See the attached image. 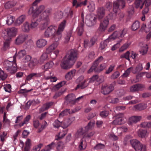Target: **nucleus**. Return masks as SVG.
I'll list each match as a JSON object with an SVG mask.
<instances>
[{"mask_svg":"<svg viewBox=\"0 0 151 151\" xmlns=\"http://www.w3.org/2000/svg\"><path fill=\"white\" fill-rule=\"evenodd\" d=\"M51 12V9L48 8L45 10L40 15V17L41 20L40 28L41 29H43L47 27L49 22V16L50 15Z\"/></svg>","mask_w":151,"mask_h":151,"instance_id":"obj_1","label":"nucleus"},{"mask_svg":"<svg viewBox=\"0 0 151 151\" xmlns=\"http://www.w3.org/2000/svg\"><path fill=\"white\" fill-rule=\"evenodd\" d=\"M16 61V58L14 57L13 61H10L9 60H6L4 62V68L11 73H14L17 71V64Z\"/></svg>","mask_w":151,"mask_h":151,"instance_id":"obj_2","label":"nucleus"},{"mask_svg":"<svg viewBox=\"0 0 151 151\" xmlns=\"http://www.w3.org/2000/svg\"><path fill=\"white\" fill-rule=\"evenodd\" d=\"M95 123L94 122H90L86 127L78 129L75 134V137L76 138H78L83 136L84 137L85 134L92 128L94 126Z\"/></svg>","mask_w":151,"mask_h":151,"instance_id":"obj_3","label":"nucleus"},{"mask_svg":"<svg viewBox=\"0 0 151 151\" xmlns=\"http://www.w3.org/2000/svg\"><path fill=\"white\" fill-rule=\"evenodd\" d=\"M66 23V20H64L59 25L57 31L52 37L53 39L55 40L54 42H58L61 39L62 37L61 33L65 28Z\"/></svg>","mask_w":151,"mask_h":151,"instance_id":"obj_4","label":"nucleus"},{"mask_svg":"<svg viewBox=\"0 0 151 151\" xmlns=\"http://www.w3.org/2000/svg\"><path fill=\"white\" fill-rule=\"evenodd\" d=\"M130 144L136 151H146L147 148L145 145L142 144L137 139L130 141Z\"/></svg>","mask_w":151,"mask_h":151,"instance_id":"obj_5","label":"nucleus"},{"mask_svg":"<svg viewBox=\"0 0 151 151\" xmlns=\"http://www.w3.org/2000/svg\"><path fill=\"white\" fill-rule=\"evenodd\" d=\"M45 9V7L43 5H41L37 8L36 6H32L30 8L28 13L29 14H32L33 17H36L43 12Z\"/></svg>","mask_w":151,"mask_h":151,"instance_id":"obj_6","label":"nucleus"},{"mask_svg":"<svg viewBox=\"0 0 151 151\" xmlns=\"http://www.w3.org/2000/svg\"><path fill=\"white\" fill-rule=\"evenodd\" d=\"M72 121L70 119H68L65 120L63 122H60L58 120H55L53 123L54 127L58 128L60 126L63 128L67 127L72 123Z\"/></svg>","mask_w":151,"mask_h":151,"instance_id":"obj_7","label":"nucleus"},{"mask_svg":"<svg viewBox=\"0 0 151 151\" xmlns=\"http://www.w3.org/2000/svg\"><path fill=\"white\" fill-rule=\"evenodd\" d=\"M112 14L110 13L103 20L102 22H101L99 29L101 32L104 31L106 28L109 24V19H113Z\"/></svg>","mask_w":151,"mask_h":151,"instance_id":"obj_8","label":"nucleus"},{"mask_svg":"<svg viewBox=\"0 0 151 151\" xmlns=\"http://www.w3.org/2000/svg\"><path fill=\"white\" fill-rule=\"evenodd\" d=\"M125 6V0H117V1L114 2L113 3V11L115 14L117 13L119 8L123 9Z\"/></svg>","mask_w":151,"mask_h":151,"instance_id":"obj_9","label":"nucleus"},{"mask_svg":"<svg viewBox=\"0 0 151 151\" xmlns=\"http://www.w3.org/2000/svg\"><path fill=\"white\" fill-rule=\"evenodd\" d=\"M74 64L67 58V55L62 60L60 66L62 69L68 70Z\"/></svg>","mask_w":151,"mask_h":151,"instance_id":"obj_10","label":"nucleus"},{"mask_svg":"<svg viewBox=\"0 0 151 151\" xmlns=\"http://www.w3.org/2000/svg\"><path fill=\"white\" fill-rule=\"evenodd\" d=\"M97 18L92 15H87L86 17L85 22L86 25L91 27L95 25L96 22Z\"/></svg>","mask_w":151,"mask_h":151,"instance_id":"obj_11","label":"nucleus"},{"mask_svg":"<svg viewBox=\"0 0 151 151\" xmlns=\"http://www.w3.org/2000/svg\"><path fill=\"white\" fill-rule=\"evenodd\" d=\"M127 31V29H124L120 32L115 31L108 37V39H109V40L110 41L118 37H123L126 33Z\"/></svg>","mask_w":151,"mask_h":151,"instance_id":"obj_12","label":"nucleus"},{"mask_svg":"<svg viewBox=\"0 0 151 151\" xmlns=\"http://www.w3.org/2000/svg\"><path fill=\"white\" fill-rule=\"evenodd\" d=\"M83 79L84 77L83 76H81L77 79L76 82L78 84L76 88V90L79 88L81 89H84L88 86L87 84H85L87 80H83Z\"/></svg>","mask_w":151,"mask_h":151,"instance_id":"obj_13","label":"nucleus"},{"mask_svg":"<svg viewBox=\"0 0 151 151\" xmlns=\"http://www.w3.org/2000/svg\"><path fill=\"white\" fill-rule=\"evenodd\" d=\"M57 29L56 26L51 25L49 27L44 33V36L45 37L48 38L53 36L55 33Z\"/></svg>","mask_w":151,"mask_h":151,"instance_id":"obj_14","label":"nucleus"},{"mask_svg":"<svg viewBox=\"0 0 151 151\" xmlns=\"http://www.w3.org/2000/svg\"><path fill=\"white\" fill-rule=\"evenodd\" d=\"M106 66V64L105 63H103L100 64L99 66H97L96 68H90L88 72V73H90L94 71L96 73H99L105 69Z\"/></svg>","mask_w":151,"mask_h":151,"instance_id":"obj_15","label":"nucleus"},{"mask_svg":"<svg viewBox=\"0 0 151 151\" xmlns=\"http://www.w3.org/2000/svg\"><path fill=\"white\" fill-rule=\"evenodd\" d=\"M114 89V87L111 84L109 85H107L105 84L102 86L101 92L105 95H107L112 91Z\"/></svg>","mask_w":151,"mask_h":151,"instance_id":"obj_16","label":"nucleus"},{"mask_svg":"<svg viewBox=\"0 0 151 151\" xmlns=\"http://www.w3.org/2000/svg\"><path fill=\"white\" fill-rule=\"evenodd\" d=\"M6 31L8 36L7 38H8V39L11 40L12 37L16 35L17 29L14 27L9 28L6 29Z\"/></svg>","mask_w":151,"mask_h":151,"instance_id":"obj_17","label":"nucleus"},{"mask_svg":"<svg viewBox=\"0 0 151 151\" xmlns=\"http://www.w3.org/2000/svg\"><path fill=\"white\" fill-rule=\"evenodd\" d=\"M78 57V53L76 50H72L67 58L74 64Z\"/></svg>","mask_w":151,"mask_h":151,"instance_id":"obj_18","label":"nucleus"},{"mask_svg":"<svg viewBox=\"0 0 151 151\" xmlns=\"http://www.w3.org/2000/svg\"><path fill=\"white\" fill-rule=\"evenodd\" d=\"M43 75L42 73H35L29 74L26 77V79L28 81H29L32 79H34L35 78H40Z\"/></svg>","mask_w":151,"mask_h":151,"instance_id":"obj_19","label":"nucleus"},{"mask_svg":"<svg viewBox=\"0 0 151 151\" xmlns=\"http://www.w3.org/2000/svg\"><path fill=\"white\" fill-rule=\"evenodd\" d=\"M96 41L97 39L95 37H93L91 38L89 41H88L87 40H84V47H91L95 44Z\"/></svg>","mask_w":151,"mask_h":151,"instance_id":"obj_20","label":"nucleus"},{"mask_svg":"<svg viewBox=\"0 0 151 151\" xmlns=\"http://www.w3.org/2000/svg\"><path fill=\"white\" fill-rule=\"evenodd\" d=\"M65 103L67 104H74L75 103V97L73 94H70L65 97Z\"/></svg>","mask_w":151,"mask_h":151,"instance_id":"obj_21","label":"nucleus"},{"mask_svg":"<svg viewBox=\"0 0 151 151\" xmlns=\"http://www.w3.org/2000/svg\"><path fill=\"white\" fill-rule=\"evenodd\" d=\"M27 37V35L24 34H21L16 39V43L17 45L22 43L26 39Z\"/></svg>","mask_w":151,"mask_h":151,"instance_id":"obj_22","label":"nucleus"},{"mask_svg":"<svg viewBox=\"0 0 151 151\" xmlns=\"http://www.w3.org/2000/svg\"><path fill=\"white\" fill-rule=\"evenodd\" d=\"M105 14V9L103 7H99L97 10V15L99 19H102Z\"/></svg>","mask_w":151,"mask_h":151,"instance_id":"obj_23","label":"nucleus"},{"mask_svg":"<svg viewBox=\"0 0 151 151\" xmlns=\"http://www.w3.org/2000/svg\"><path fill=\"white\" fill-rule=\"evenodd\" d=\"M144 87V86L143 85L137 84L133 85L130 88V90L131 92H134L141 90Z\"/></svg>","mask_w":151,"mask_h":151,"instance_id":"obj_24","label":"nucleus"},{"mask_svg":"<svg viewBox=\"0 0 151 151\" xmlns=\"http://www.w3.org/2000/svg\"><path fill=\"white\" fill-rule=\"evenodd\" d=\"M141 119V116H133L129 118L128 124H132L133 123H136L140 120Z\"/></svg>","mask_w":151,"mask_h":151,"instance_id":"obj_25","label":"nucleus"},{"mask_svg":"<svg viewBox=\"0 0 151 151\" xmlns=\"http://www.w3.org/2000/svg\"><path fill=\"white\" fill-rule=\"evenodd\" d=\"M16 4L17 1L16 0H12L6 3L4 7L7 9H11L14 7Z\"/></svg>","mask_w":151,"mask_h":151,"instance_id":"obj_26","label":"nucleus"},{"mask_svg":"<svg viewBox=\"0 0 151 151\" xmlns=\"http://www.w3.org/2000/svg\"><path fill=\"white\" fill-rule=\"evenodd\" d=\"M119 117L116 118L113 122V123L115 124H121L124 123L125 121L124 120V119L122 117L123 114H119Z\"/></svg>","mask_w":151,"mask_h":151,"instance_id":"obj_27","label":"nucleus"},{"mask_svg":"<svg viewBox=\"0 0 151 151\" xmlns=\"http://www.w3.org/2000/svg\"><path fill=\"white\" fill-rule=\"evenodd\" d=\"M26 19L25 16L22 15L18 17L14 23L15 26H19L22 24Z\"/></svg>","mask_w":151,"mask_h":151,"instance_id":"obj_28","label":"nucleus"},{"mask_svg":"<svg viewBox=\"0 0 151 151\" xmlns=\"http://www.w3.org/2000/svg\"><path fill=\"white\" fill-rule=\"evenodd\" d=\"M103 60L104 58L102 56L99 57L94 62L91 68H96L97 66H98L99 63L103 62Z\"/></svg>","mask_w":151,"mask_h":151,"instance_id":"obj_29","label":"nucleus"},{"mask_svg":"<svg viewBox=\"0 0 151 151\" xmlns=\"http://www.w3.org/2000/svg\"><path fill=\"white\" fill-rule=\"evenodd\" d=\"M84 25L83 22H81L79 25L77 29L78 35L81 36L82 35L84 31Z\"/></svg>","mask_w":151,"mask_h":151,"instance_id":"obj_30","label":"nucleus"},{"mask_svg":"<svg viewBox=\"0 0 151 151\" xmlns=\"http://www.w3.org/2000/svg\"><path fill=\"white\" fill-rule=\"evenodd\" d=\"M58 45V42H54L50 46L46 49V52L49 53L52 52L57 47Z\"/></svg>","mask_w":151,"mask_h":151,"instance_id":"obj_31","label":"nucleus"},{"mask_svg":"<svg viewBox=\"0 0 151 151\" xmlns=\"http://www.w3.org/2000/svg\"><path fill=\"white\" fill-rule=\"evenodd\" d=\"M47 43V41L46 40L40 39L37 40V45L38 47H42L45 46Z\"/></svg>","mask_w":151,"mask_h":151,"instance_id":"obj_32","label":"nucleus"},{"mask_svg":"<svg viewBox=\"0 0 151 151\" xmlns=\"http://www.w3.org/2000/svg\"><path fill=\"white\" fill-rule=\"evenodd\" d=\"M148 47L147 45L145 44L141 47L140 49L139 52L142 55H145L147 53Z\"/></svg>","mask_w":151,"mask_h":151,"instance_id":"obj_33","label":"nucleus"},{"mask_svg":"<svg viewBox=\"0 0 151 151\" xmlns=\"http://www.w3.org/2000/svg\"><path fill=\"white\" fill-rule=\"evenodd\" d=\"M134 4L136 8H140V9H142L144 4V3L142 0H136Z\"/></svg>","mask_w":151,"mask_h":151,"instance_id":"obj_34","label":"nucleus"},{"mask_svg":"<svg viewBox=\"0 0 151 151\" xmlns=\"http://www.w3.org/2000/svg\"><path fill=\"white\" fill-rule=\"evenodd\" d=\"M39 23L37 19H35L31 20L30 24L31 29H33L36 28L38 25Z\"/></svg>","mask_w":151,"mask_h":151,"instance_id":"obj_35","label":"nucleus"},{"mask_svg":"<svg viewBox=\"0 0 151 151\" xmlns=\"http://www.w3.org/2000/svg\"><path fill=\"white\" fill-rule=\"evenodd\" d=\"M38 64H40L39 60H38L36 58H34L30 61L29 64V65L30 68H33Z\"/></svg>","mask_w":151,"mask_h":151,"instance_id":"obj_36","label":"nucleus"},{"mask_svg":"<svg viewBox=\"0 0 151 151\" xmlns=\"http://www.w3.org/2000/svg\"><path fill=\"white\" fill-rule=\"evenodd\" d=\"M75 70H73L68 72L65 76L66 79L68 81L70 80L75 75Z\"/></svg>","mask_w":151,"mask_h":151,"instance_id":"obj_37","label":"nucleus"},{"mask_svg":"<svg viewBox=\"0 0 151 151\" xmlns=\"http://www.w3.org/2000/svg\"><path fill=\"white\" fill-rule=\"evenodd\" d=\"M30 29H31V28L30 27V24L27 22H25L23 24L22 27L23 31L24 32H28Z\"/></svg>","mask_w":151,"mask_h":151,"instance_id":"obj_38","label":"nucleus"},{"mask_svg":"<svg viewBox=\"0 0 151 151\" xmlns=\"http://www.w3.org/2000/svg\"><path fill=\"white\" fill-rule=\"evenodd\" d=\"M47 53H44L42 55L40 59L39 60V63L40 64L43 63L45 60L48 59Z\"/></svg>","mask_w":151,"mask_h":151,"instance_id":"obj_39","label":"nucleus"},{"mask_svg":"<svg viewBox=\"0 0 151 151\" xmlns=\"http://www.w3.org/2000/svg\"><path fill=\"white\" fill-rule=\"evenodd\" d=\"M140 27V23L138 21H136L132 24V26L131 29L132 30L135 31L139 28Z\"/></svg>","mask_w":151,"mask_h":151,"instance_id":"obj_40","label":"nucleus"},{"mask_svg":"<svg viewBox=\"0 0 151 151\" xmlns=\"http://www.w3.org/2000/svg\"><path fill=\"white\" fill-rule=\"evenodd\" d=\"M14 20L15 18L13 16L9 15L7 17L6 23L8 25H10L14 22Z\"/></svg>","mask_w":151,"mask_h":151,"instance_id":"obj_41","label":"nucleus"},{"mask_svg":"<svg viewBox=\"0 0 151 151\" xmlns=\"http://www.w3.org/2000/svg\"><path fill=\"white\" fill-rule=\"evenodd\" d=\"M55 146V144L53 142L45 147V149L42 150L43 151H50Z\"/></svg>","mask_w":151,"mask_h":151,"instance_id":"obj_42","label":"nucleus"},{"mask_svg":"<svg viewBox=\"0 0 151 151\" xmlns=\"http://www.w3.org/2000/svg\"><path fill=\"white\" fill-rule=\"evenodd\" d=\"M54 102L52 101L46 103L44 104L42 107V109L44 111H45L48 109L52 106Z\"/></svg>","mask_w":151,"mask_h":151,"instance_id":"obj_43","label":"nucleus"},{"mask_svg":"<svg viewBox=\"0 0 151 151\" xmlns=\"http://www.w3.org/2000/svg\"><path fill=\"white\" fill-rule=\"evenodd\" d=\"M11 40L8 39V38L6 39L5 41L4 42L3 49L4 50H6L9 47L10 40Z\"/></svg>","mask_w":151,"mask_h":151,"instance_id":"obj_44","label":"nucleus"},{"mask_svg":"<svg viewBox=\"0 0 151 151\" xmlns=\"http://www.w3.org/2000/svg\"><path fill=\"white\" fill-rule=\"evenodd\" d=\"M31 118V116L30 115H27L26 117L24 119V121L20 123L19 124V126L21 127L25 124H27Z\"/></svg>","mask_w":151,"mask_h":151,"instance_id":"obj_45","label":"nucleus"},{"mask_svg":"<svg viewBox=\"0 0 151 151\" xmlns=\"http://www.w3.org/2000/svg\"><path fill=\"white\" fill-rule=\"evenodd\" d=\"M87 146V144L85 141L81 140L80 143L79 145L78 148L80 150L85 149Z\"/></svg>","mask_w":151,"mask_h":151,"instance_id":"obj_46","label":"nucleus"},{"mask_svg":"<svg viewBox=\"0 0 151 151\" xmlns=\"http://www.w3.org/2000/svg\"><path fill=\"white\" fill-rule=\"evenodd\" d=\"M147 131L146 130L140 129L138 132V134L139 137H145L146 135Z\"/></svg>","mask_w":151,"mask_h":151,"instance_id":"obj_47","label":"nucleus"},{"mask_svg":"<svg viewBox=\"0 0 151 151\" xmlns=\"http://www.w3.org/2000/svg\"><path fill=\"white\" fill-rule=\"evenodd\" d=\"M53 65L54 63L53 62L51 61L46 63L45 65L42 66V68L45 70H47L52 68Z\"/></svg>","mask_w":151,"mask_h":151,"instance_id":"obj_48","label":"nucleus"},{"mask_svg":"<svg viewBox=\"0 0 151 151\" xmlns=\"http://www.w3.org/2000/svg\"><path fill=\"white\" fill-rule=\"evenodd\" d=\"M89 4L87 6L90 12H93L95 9V6L94 2L91 1L89 3Z\"/></svg>","mask_w":151,"mask_h":151,"instance_id":"obj_49","label":"nucleus"},{"mask_svg":"<svg viewBox=\"0 0 151 151\" xmlns=\"http://www.w3.org/2000/svg\"><path fill=\"white\" fill-rule=\"evenodd\" d=\"M135 108L137 110H141L144 109L146 107V105L144 104H139L135 106Z\"/></svg>","mask_w":151,"mask_h":151,"instance_id":"obj_50","label":"nucleus"},{"mask_svg":"<svg viewBox=\"0 0 151 151\" xmlns=\"http://www.w3.org/2000/svg\"><path fill=\"white\" fill-rule=\"evenodd\" d=\"M7 77L6 74L4 73V72L0 68V80L4 81Z\"/></svg>","mask_w":151,"mask_h":151,"instance_id":"obj_51","label":"nucleus"},{"mask_svg":"<svg viewBox=\"0 0 151 151\" xmlns=\"http://www.w3.org/2000/svg\"><path fill=\"white\" fill-rule=\"evenodd\" d=\"M133 68L132 67L129 68L126 70L124 73L122 74V77H127L130 74L131 71L133 69Z\"/></svg>","mask_w":151,"mask_h":151,"instance_id":"obj_52","label":"nucleus"},{"mask_svg":"<svg viewBox=\"0 0 151 151\" xmlns=\"http://www.w3.org/2000/svg\"><path fill=\"white\" fill-rule=\"evenodd\" d=\"M115 67V65L114 64L111 65L109 66L108 69L106 70L105 73L107 74H109L113 71Z\"/></svg>","mask_w":151,"mask_h":151,"instance_id":"obj_53","label":"nucleus"},{"mask_svg":"<svg viewBox=\"0 0 151 151\" xmlns=\"http://www.w3.org/2000/svg\"><path fill=\"white\" fill-rule=\"evenodd\" d=\"M109 42V39H106L103 42H101L100 44V48L101 50H103L105 48L107 45V43Z\"/></svg>","mask_w":151,"mask_h":151,"instance_id":"obj_54","label":"nucleus"},{"mask_svg":"<svg viewBox=\"0 0 151 151\" xmlns=\"http://www.w3.org/2000/svg\"><path fill=\"white\" fill-rule=\"evenodd\" d=\"M148 32H149V33L147 34L146 37V39L147 40H149L151 37V21L150 24L148 25Z\"/></svg>","mask_w":151,"mask_h":151,"instance_id":"obj_55","label":"nucleus"},{"mask_svg":"<svg viewBox=\"0 0 151 151\" xmlns=\"http://www.w3.org/2000/svg\"><path fill=\"white\" fill-rule=\"evenodd\" d=\"M142 127L149 128L151 127V122H144L141 124Z\"/></svg>","mask_w":151,"mask_h":151,"instance_id":"obj_56","label":"nucleus"},{"mask_svg":"<svg viewBox=\"0 0 151 151\" xmlns=\"http://www.w3.org/2000/svg\"><path fill=\"white\" fill-rule=\"evenodd\" d=\"M7 135V132H4L2 133H1L0 135V139L1 141L3 142L5 141Z\"/></svg>","mask_w":151,"mask_h":151,"instance_id":"obj_57","label":"nucleus"},{"mask_svg":"<svg viewBox=\"0 0 151 151\" xmlns=\"http://www.w3.org/2000/svg\"><path fill=\"white\" fill-rule=\"evenodd\" d=\"M26 54V51L23 50L19 51L17 54V56L19 58H21L25 56Z\"/></svg>","mask_w":151,"mask_h":151,"instance_id":"obj_58","label":"nucleus"},{"mask_svg":"<svg viewBox=\"0 0 151 151\" xmlns=\"http://www.w3.org/2000/svg\"><path fill=\"white\" fill-rule=\"evenodd\" d=\"M130 53L129 51L125 53L124 54L121 55L120 57L121 58H125L126 59L130 61L129 58V55Z\"/></svg>","mask_w":151,"mask_h":151,"instance_id":"obj_59","label":"nucleus"},{"mask_svg":"<svg viewBox=\"0 0 151 151\" xmlns=\"http://www.w3.org/2000/svg\"><path fill=\"white\" fill-rule=\"evenodd\" d=\"M130 44L129 43H126L124 44L119 49V51L120 52H122L126 50L129 46Z\"/></svg>","mask_w":151,"mask_h":151,"instance_id":"obj_60","label":"nucleus"},{"mask_svg":"<svg viewBox=\"0 0 151 151\" xmlns=\"http://www.w3.org/2000/svg\"><path fill=\"white\" fill-rule=\"evenodd\" d=\"M64 147L63 143L61 142H60L57 143V149L58 151H60L63 150Z\"/></svg>","mask_w":151,"mask_h":151,"instance_id":"obj_61","label":"nucleus"},{"mask_svg":"<svg viewBox=\"0 0 151 151\" xmlns=\"http://www.w3.org/2000/svg\"><path fill=\"white\" fill-rule=\"evenodd\" d=\"M122 39H121L117 41L116 44L114 45L112 47L111 50L112 51H114L118 48L120 45V43L122 41Z\"/></svg>","mask_w":151,"mask_h":151,"instance_id":"obj_62","label":"nucleus"},{"mask_svg":"<svg viewBox=\"0 0 151 151\" xmlns=\"http://www.w3.org/2000/svg\"><path fill=\"white\" fill-rule=\"evenodd\" d=\"M120 75V73L118 71H116L112 74L111 78L112 79H114L118 78Z\"/></svg>","mask_w":151,"mask_h":151,"instance_id":"obj_63","label":"nucleus"},{"mask_svg":"<svg viewBox=\"0 0 151 151\" xmlns=\"http://www.w3.org/2000/svg\"><path fill=\"white\" fill-rule=\"evenodd\" d=\"M47 126V123L45 121L43 123L42 125H41V127L40 128L38 129L37 132H40L42 131Z\"/></svg>","mask_w":151,"mask_h":151,"instance_id":"obj_64","label":"nucleus"}]
</instances>
